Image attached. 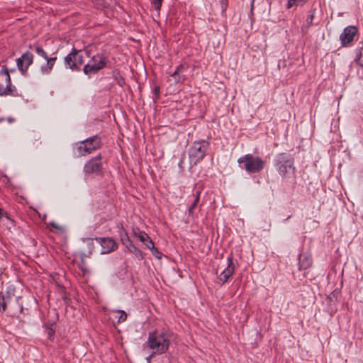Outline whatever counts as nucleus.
I'll use <instances>...</instances> for the list:
<instances>
[{"mask_svg":"<svg viewBox=\"0 0 363 363\" xmlns=\"http://www.w3.org/2000/svg\"><path fill=\"white\" fill-rule=\"evenodd\" d=\"M172 338V333L157 330L149 335L147 345L153 353L162 354L167 351Z\"/></svg>","mask_w":363,"mask_h":363,"instance_id":"nucleus-1","label":"nucleus"},{"mask_svg":"<svg viewBox=\"0 0 363 363\" xmlns=\"http://www.w3.org/2000/svg\"><path fill=\"white\" fill-rule=\"evenodd\" d=\"M238 163L243 164L245 169L249 173L260 172L265 165V162L260 157L252 155H245L238 160Z\"/></svg>","mask_w":363,"mask_h":363,"instance_id":"nucleus-2","label":"nucleus"},{"mask_svg":"<svg viewBox=\"0 0 363 363\" xmlns=\"http://www.w3.org/2000/svg\"><path fill=\"white\" fill-rule=\"evenodd\" d=\"M208 148V143L203 140L193 143L189 150L190 163L196 164L202 160Z\"/></svg>","mask_w":363,"mask_h":363,"instance_id":"nucleus-3","label":"nucleus"},{"mask_svg":"<svg viewBox=\"0 0 363 363\" xmlns=\"http://www.w3.org/2000/svg\"><path fill=\"white\" fill-rule=\"evenodd\" d=\"M88 57V53L85 51H74L69 53L65 58V64L71 69H78Z\"/></svg>","mask_w":363,"mask_h":363,"instance_id":"nucleus-4","label":"nucleus"},{"mask_svg":"<svg viewBox=\"0 0 363 363\" xmlns=\"http://www.w3.org/2000/svg\"><path fill=\"white\" fill-rule=\"evenodd\" d=\"M105 65L106 60L104 57L97 54L93 56L91 60L84 67V72L86 74H94L104 67Z\"/></svg>","mask_w":363,"mask_h":363,"instance_id":"nucleus-5","label":"nucleus"},{"mask_svg":"<svg viewBox=\"0 0 363 363\" xmlns=\"http://www.w3.org/2000/svg\"><path fill=\"white\" fill-rule=\"evenodd\" d=\"M277 168L279 174L282 176H286L294 171L292 160L282 154L277 157Z\"/></svg>","mask_w":363,"mask_h":363,"instance_id":"nucleus-6","label":"nucleus"},{"mask_svg":"<svg viewBox=\"0 0 363 363\" xmlns=\"http://www.w3.org/2000/svg\"><path fill=\"white\" fill-rule=\"evenodd\" d=\"M220 267L223 269L218 277V280L221 284H223L233 274L235 270L232 257H228L226 263L220 264Z\"/></svg>","mask_w":363,"mask_h":363,"instance_id":"nucleus-7","label":"nucleus"},{"mask_svg":"<svg viewBox=\"0 0 363 363\" xmlns=\"http://www.w3.org/2000/svg\"><path fill=\"white\" fill-rule=\"evenodd\" d=\"M99 147L97 138H90L82 142L78 147V152L82 155L91 153Z\"/></svg>","mask_w":363,"mask_h":363,"instance_id":"nucleus-8","label":"nucleus"},{"mask_svg":"<svg viewBox=\"0 0 363 363\" xmlns=\"http://www.w3.org/2000/svg\"><path fill=\"white\" fill-rule=\"evenodd\" d=\"M33 55L29 52H25L21 57L17 59L16 63L18 69L22 72H26L28 67L33 63Z\"/></svg>","mask_w":363,"mask_h":363,"instance_id":"nucleus-9","label":"nucleus"},{"mask_svg":"<svg viewBox=\"0 0 363 363\" xmlns=\"http://www.w3.org/2000/svg\"><path fill=\"white\" fill-rule=\"evenodd\" d=\"M357 31V28L354 26H348L345 28L340 37L342 44L343 45H346L350 43L356 35Z\"/></svg>","mask_w":363,"mask_h":363,"instance_id":"nucleus-10","label":"nucleus"},{"mask_svg":"<svg viewBox=\"0 0 363 363\" xmlns=\"http://www.w3.org/2000/svg\"><path fill=\"white\" fill-rule=\"evenodd\" d=\"M101 157L98 156L89 161L84 166V172L86 174H92L99 172L101 169Z\"/></svg>","mask_w":363,"mask_h":363,"instance_id":"nucleus-11","label":"nucleus"},{"mask_svg":"<svg viewBox=\"0 0 363 363\" xmlns=\"http://www.w3.org/2000/svg\"><path fill=\"white\" fill-rule=\"evenodd\" d=\"M96 242L101 244L102 254H106L113 251L116 248V244L111 238H99L96 239Z\"/></svg>","mask_w":363,"mask_h":363,"instance_id":"nucleus-12","label":"nucleus"},{"mask_svg":"<svg viewBox=\"0 0 363 363\" xmlns=\"http://www.w3.org/2000/svg\"><path fill=\"white\" fill-rule=\"evenodd\" d=\"M56 60V57L48 59V60H46V63L40 66L41 73L43 74H49L54 67Z\"/></svg>","mask_w":363,"mask_h":363,"instance_id":"nucleus-13","label":"nucleus"},{"mask_svg":"<svg viewBox=\"0 0 363 363\" xmlns=\"http://www.w3.org/2000/svg\"><path fill=\"white\" fill-rule=\"evenodd\" d=\"M134 235L138 238L147 248L150 247H153L152 240L145 233L139 232L137 233L136 232H134Z\"/></svg>","mask_w":363,"mask_h":363,"instance_id":"nucleus-14","label":"nucleus"},{"mask_svg":"<svg viewBox=\"0 0 363 363\" xmlns=\"http://www.w3.org/2000/svg\"><path fill=\"white\" fill-rule=\"evenodd\" d=\"M312 264L311 257L306 255H301L299 257V269H306L308 268Z\"/></svg>","mask_w":363,"mask_h":363,"instance_id":"nucleus-15","label":"nucleus"},{"mask_svg":"<svg viewBox=\"0 0 363 363\" xmlns=\"http://www.w3.org/2000/svg\"><path fill=\"white\" fill-rule=\"evenodd\" d=\"M182 69V66L177 67V70L172 74L170 82H172L174 84L179 83L182 80V77L180 75V70Z\"/></svg>","mask_w":363,"mask_h":363,"instance_id":"nucleus-16","label":"nucleus"},{"mask_svg":"<svg viewBox=\"0 0 363 363\" xmlns=\"http://www.w3.org/2000/svg\"><path fill=\"white\" fill-rule=\"evenodd\" d=\"M113 314L114 318L117 319L118 323L123 322L127 318V314L123 311H116Z\"/></svg>","mask_w":363,"mask_h":363,"instance_id":"nucleus-17","label":"nucleus"},{"mask_svg":"<svg viewBox=\"0 0 363 363\" xmlns=\"http://www.w3.org/2000/svg\"><path fill=\"white\" fill-rule=\"evenodd\" d=\"M126 247L130 252L133 253L138 258H143L142 252L136 247H135L132 242H130V247H128V245H126Z\"/></svg>","mask_w":363,"mask_h":363,"instance_id":"nucleus-18","label":"nucleus"},{"mask_svg":"<svg viewBox=\"0 0 363 363\" xmlns=\"http://www.w3.org/2000/svg\"><path fill=\"white\" fill-rule=\"evenodd\" d=\"M306 0H288L287 8H291L294 6H302Z\"/></svg>","mask_w":363,"mask_h":363,"instance_id":"nucleus-19","label":"nucleus"},{"mask_svg":"<svg viewBox=\"0 0 363 363\" xmlns=\"http://www.w3.org/2000/svg\"><path fill=\"white\" fill-rule=\"evenodd\" d=\"M84 242L86 243V245L88 248V253L91 254V251L94 249V242H96V239H91V238H87L84 240Z\"/></svg>","mask_w":363,"mask_h":363,"instance_id":"nucleus-20","label":"nucleus"},{"mask_svg":"<svg viewBox=\"0 0 363 363\" xmlns=\"http://www.w3.org/2000/svg\"><path fill=\"white\" fill-rule=\"evenodd\" d=\"M313 19H314V13H312L308 16V18L306 21V24L303 26V30L306 31L309 28V27L313 24Z\"/></svg>","mask_w":363,"mask_h":363,"instance_id":"nucleus-21","label":"nucleus"},{"mask_svg":"<svg viewBox=\"0 0 363 363\" xmlns=\"http://www.w3.org/2000/svg\"><path fill=\"white\" fill-rule=\"evenodd\" d=\"M35 52L39 55L43 57L45 60H48L50 57H48L47 53L45 51L40 47H36L35 48Z\"/></svg>","mask_w":363,"mask_h":363,"instance_id":"nucleus-22","label":"nucleus"},{"mask_svg":"<svg viewBox=\"0 0 363 363\" xmlns=\"http://www.w3.org/2000/svg\"><path fill=\"white\" fill-rule=\"evenodd\" d=\"M13 90L9 85H6L5 88L0 86V95H6L12 94Z\"/></svg>","mask_w":363,"mask_h":363,"instance_id":"nucleus-23","label":"nucleus"},{"mask_svg":"<svg viewBox=\"0 0 363 363\" xmlns=\"http://www.w3.org/2000/svg\"><path fill=\"white\" fill-rule=\"evenodd\" d=\"M199 197H200V192L199 191L196 194V197L194 201L193 202V203L191 205V206L189 208V213H191L193 212L194 208L196 206V205L199 201Z\"/></svg>","mask_w":363,"mask_h":363,"instance_id":"nucleus-24","label":"nucleus"},{"mask_svg":"<svg viewBox=\"0 0 363 363\" xmlns=\"http://www.w3.org/2000/svg\"><path fill=\"white\" fill-rule=\"evenodd\" d=\"M148 249L151 251L152 254L155 256L157 259H161V253L158 251V250L155 247L153 244V247H148Z\"/></svg>","mask_w":363,"mask_h":363,"instance_id":"nucleus-25","label":"nucleus"},{"mask_svg":"<svg viewBox=\"0 0 363 363\" xmlns=\"http://www.w3.org/2000/svg\"><path fill=\"white\" fill-rule=\"evenodd\" d=\"M162 0H152V4L156 10H159L161 7Z\"/></svg>","mask_w":363,"mask_h":363,"instance_id":"nucleus-26","label":"nucleus"},{"mask_svg":"<svg viewBox=\"0 0 363 363\" xmlns=\"http://www.w3.org/2000/svg\"><path fill=\"white\" fill-rule=\"evenodd\" d=\"M357 62L359 65L363 67V52L360 53Z\"/></svg>","mask_w":363,"mask_h":363,"instance_id":"nucleus-27","label":"nucleus"},{"mask_svg":"<svg viewBox=\"0 0 363 363\" xmlns=\"http://www.w3.org/2000/svg\"><path fill=\"white\" fill-rule=\"evenodd\" d=\"M126 236H128L126 233H125L124 236H121V240H122L123 244H125Z\"/></svg>","mask_w":363,"mask_h":363,"instance_id":"nucleus-28","label":"nucleus"},{"mask_svg":"<svg viewBox=\"0 0 363 363\" xmlns=\"http://www.w3.org/2000/svg\"><path fill=\"white\" fill-rule=\"evenodd\" d=\"M130 242H132L130 240L128 236H126V242H125V244H124V245L125 246H126V245H128V246L130 247Z\"/></svg>","mask_w":363,"mask_h":363,"instance_id":"nucleus-29","label":"nucleus"},{"mask_svg":"<svg viewBox=\"0 0 363 363\" xmlns=\"http://www.w3.org/2000/svg\"><path fill=\"white\" fill-rule=\"evenodd\" d=\"M50 225H51L52 227L55 228H58V229H60V226H58V225H57L56 223H50Z\"/></svg>","mask_w":363,"mask_h":363,"instance_id":"nucleus-30","label":"nucleus"},{"mask_svg":"<svg viewBox=\"0 0 363 363\" xmlns=\"http://www.w3.org/2000/svg\"><path fill=\"white\" fill-rule=\"evenodd\" d=\"M4 216V213L1 208H0V218H1Z\"/></svg>","mask_w":363,"mask_h":363,"instance_id":"nucleus-31","label":"nucleus"},{"mask_svg":"<svg viewBox=\"0 0 363 363\" xmlns=\"http://www.w3.org/2000/svg\"><path fill=\"white\" fill-rule=\"evenodd\" d=\"M155 93H156L157 94H158V93H159V88H158V87H155Z\"/></svg>","mask_w":363,"mask_h":363,"instance_id":"nucleus-32","label":"nucleus"},{"mask_svg":"<svg viewBox=\"0 0 363 363\" xmlns=\"http://www.w3.org/2000/svg\"><path fill=\"white\" fill-rule=\"evenodd\" d=\"M2 308H3V311H5V308H6V303H5V302L3 303Z\"/></svg>","mask_w":363,"mask_h":363,"instance_id":"nucleus-33","label":"nucleus"},{"mask_svg":"<svg viewBox=\"0 0 363 363\" xmlns=\"http://www.w3.org/2000/svg\"><path fill=\"white\" fill-rule=\"evenodd\" d=\"M7 80H8V82H9V81H10V77H9V74L7 75Z\"/></svg>","mask_w":363,"mask_h":363,"instance_id":"nucleus-34","label":"nucleus"},{"mask_svg":"<svg viewBox=\"0 0 363 363\" xmlns=\"http://www.w3.org/2000/svg\"><path fill=\"white\" fill-rule=\"evenodd\" d=\"M147 360L148 361V363H150V357H147Z\"/></svg>","mask_w":363,"mask_h":363,"instance_id":"nucleus-35","label":"nucleus"},{"mask_svg":"<svg viewBox=\"0 0 363 363\" xmlns=\"http://www.w3.org/2000/svg\"><path fill=\"white\" fill-rule=\"evenodd\" d=\"M0 121H1V120L0 119Z\"/></svg>","mask_w":363,"mask_h":363,"instance_id":"nucleus-36","label":"nucleus"}]
</instances>
